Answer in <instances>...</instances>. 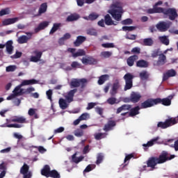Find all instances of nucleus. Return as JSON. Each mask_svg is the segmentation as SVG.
<instances>
[{
    "mask_svg": "<svg viewBox=\"0 0 178 178\" xmlns=\"http://www.w3.org/2000/svg\"><path fill=\"white\" fill-rule=\"evenodd\" d=\"M4 45L6 48V51L8 54H9V55H12L13 52V41L8 40L6 42V44Z\"/></svg>",
    "mask_w": 178,
    "mask_h": 178,
    "instance_id": "nucleus-26",
    "label": "nucleus"
},
{
    "mask_svg": "<svg viewBox=\"0 0 178 178\" xmlns=\"http://www.w3.org/2000/svg\"><path fill=\"white\" fill-rule=\"evenodd\" d=\"M79 119L81 120H87L88 119V113H84L80 115Z\"/></svg>",
    "mask_w": 178,
    "mask_h": 178,
    "instance_id": "nucleus-63",
    "label": "nucleus"
},
{
    "mask_svg": "<svg viewBox=\"0 0 178 178\" xmlns=\"http://www.w3.org/2000/svg\"><path fill=\"white\" fill-rule=\"evenodd\" d=\"M51 173V167L49 165H44L43 168L41 170L42 176L44 177H49Z\"/></svg>",
    "mask_w": 178,
    "mask_h": 178,
    "instance_id": "nucleus-24",
    "label": "nucleus"
},
{
    "mask_svg": "<svg viewBox=\"0 0 178 178\" xmlns=\"http://www.w3.org/2000/svg\"><path fill=\"white\" fill-rule=\"evenodd\" d=\"M119 88H120V83L117 81L116 82L113 83L112 88L110 91V95H111V97H114V95H116V94H118V90H119Z\"/></svg>",
    "mask_w": 178,
    "mask_h": 178,
    "instance_id": "nucleus-18",
    "label": "nucleus"
},
{
    "mask_svg": "<svg viewBox=\"0 0 178 178\" xmlns=\"http://www.w3.org/2000/svg\"><path fill=\"white\" fill-rule=\"evenodd\" d=\"M72 38V35H70V33H67L64 34L61 38L59 39L58 42L60 44L66 41V40H70V38Z\"/></svg>",
    "mask_w": 178,
    "mask_h": 178,
    "instance_id": "nucleus-48",
    "label": "nucleus"
},
{
    "mask_svg": "<svg viewBox=\"0 0 178 178\" xmlns=\"http://www.w3.org/2000/svg\"><path fill=\"white\" fill-rule=\"evenodd\" d=\"M67 51L70 52L72 55V58H78V56H85L86 55V51L84 49H79L77 52H76V49L75 48H68Z\"/></svg>",
    "mask_w": 178,
    "mask_h": 178,
    "instance_id": "nucleus-11",
    "label": "nucleus"
},
{
    "mask_svg": "<svg viewBox=\"0 0 178 178\" xmlns=\"http://www.w3.org/2000/svg\"><path fill=\"white\" fill-rule=\"evenodd\" d=\"M106 136H108L106 133H97L95 134V138L97 140H102V138H106Z\"/></svg>",
    "mask_w": 178,
    "mask_h": 178,
    "instance_id": "nucleus-47",
    "label": "nucleus"
},
{
    "mask_svg": "<svg viewBox=\"0 0 178 178\" xmlns=\"http://www.w3.org/2000/svg\"><path fill=\"white\" fill-rule=\"evenodd\" d=\"M146 12L149 15H152L154 13H162V7L156 8L154 6L153 8H149L146 10Z\"/></svg>",
    "mask_w": 178,
    "mask_h": 178,
    "instance_id": "nucleus-28",
    "label": "nucleus"
},
{
    "mask_svg": "<svg viewBox=\"0 0 178 178\" xmlns=\"http://www.w3.org/2000/svg\"><path fill=\"white\" fill-rule=\"evenodd\" d=\"M46 95L47 97V99H49L51 102H52V90L49 89L46 92Z\"/></svg>",
    "mask_w": 178,
    "mask_h": 178,
    "instance_id": "nucleus-61",
    "label": "nucleus"
},
{
    "mask_svg": "<svg viewBox=\"0 0 178 178\" xmlns=\"http://www.w3.org/2000/svg\"><path fill=\"white\" fill-rule=\"evenodd\" d=\"M123 79L125 81L124 91H127V90H131V88H133V79H134V75L128 72L124 74Z\"/></svg>",
    "mask_w": 178,
    "mask_h": 178,
    "instance_id": "nucleus-3",
    "label": "nucleus"
},
{
    "mask_svg": "<svg viewBox=\"0 0 178 178\" xmlns=\"http://www.w3.org/2000/svg\"><path fill=\"white\" fill-rule=\"evenodd\" d=\"M136 60H138V56L136 54L133 56H130L127 59V63L128 66L131 67V66H134V62Z\"/></svg>",
    "mask_w": 178,
    "mask_h": 178,
    "instance_id": "nucleus-23",
    "label": "nucleus"
},
{
    "mask_svg": "<svg viewBox=\"0 0 178 178\" xmlns=\"http://www.w3.org/2000/svg\"><path fill=\"white\" fill-rule=\"evenodd\" d=\"M104 154L98 153L97 155V160L95 161L96 165H101V163L104 161Z\"/></svg>",
    "mask_w": 178,
    "mask_h": 178,
    "instance_id": "nucleus-44",
    "label": "nucleus"
},
{
    "mask_svg": "<svg viewBox=\"0 0 178 178\" xmlns=\"http://www.w3.org/2000/svg\"><path fill=\"white\" fill-rule=\"evenodd\" d=\"M156 105V99L149 98L140 104V109H147Z\"/></svg>",
    "mask_w": 178,
    "mask_h": 178,
    "instance_id": "nucleus-9",
    "label": "nucleus"
},
{
    "mask_svg": "<svg viewBox=\"0 0 178 178\" xmlns=\"http://www.w3.org/2000/svg\"><path fill=\"white\" fill-rule=\"evenodd\" d=\"M177 74L176 70L171 69L166 71V72L163 74V81H166L169 80L170 77H175Z\"/></svg>",
    "mask_w": 178,
    "mask_h": 178,
    "instance_id": "nucleus-14",
    "label": "nucleus"
},
{
    "mask_svg": "<svg viewBox=\"0 0 178 178\" xmlns=\"http://www.w3.org/2000/svg\"><path fill=\"white\" fill-rule=\"evenodd\" d=\"M49 177L60 178V174H59L56 170H52L50 171Z\"/></svg>",
    "mask_w": 178,
    "mask_h": 178,
    "instance_id": "nucleus-45",
    "label": "nucleus"
},
{
    "mask_svg": "<svg viewBox=\"0 0 178 178\" xmlns=\"http://www.w3.org/2000/svg\"><path fill=\"white\" fill-rule=\"evenodd\" d=\"M86 34H88V35H93L94 37H97V35H98V32H97V30L95 29H89L86 30Z\"/></svg>",
    "mask_w": 178,
    "mask_h": 178,
    "instance_id": "nucleus-50",
    "label": "nucleus"
},
{
    "mask_svg": "<svg viewBox=\"0 0 178 178\" xmlns=\"http://www.w3.org/2000/svg\"><path fill=\"white\" fill-rule=\"evenodd\" d=\"M60 26H62V24L60 23H54L53 24V26L51 28V29L50 30L49 34H54L55 33H56V31H58V30H59Z\"/></svg>",
    "mask_w": 178,
    "mask_h": 178,
    "instance_id": "nucleus-35",
    "label": "nucleus"
},
{
    "mask_svg": "<svg viewBox=\"0 0 178 178\" xmlns=\"http://www.w3.org/2000/svg\"><path fill=\"white\" fill-rule=\"evenodd\" d=\"M86 83L87 79H74V80L71 81V82L70 83V88H77V87H80V86L81 88H84V87H86Z\"/></svg>",
    "mask_w": 178,
    "mask_h": 178,
    "instance_id": "nucleus-5",
    "label": "nucleus"
},
{
    "mask_svg": "<svg viewBox=\"0 0 178 178\" xmlns=\"http://www.w3.org/2000/svg\"><path fill=\"white\" fill-rule=\"evenodd\" d=\"M47 9H48V5L47 4V3H42L38 10L39 15H42V13H45V12H47Z\"/></svg>",
    "mask_w": 178,
    "mask_h": 178,
    "instance_id": "nucleus-39",
    "label": "nucleus"
},
{
    "mask_svg": "<svg viewBox=\"0 0 178 178\" xmlns=\"http://www.w3.org/2000/svg\"><path fill=\"white\" fill-rule=\"evenodd\" d=\"M16 65H9L6 67V72H15L16 70Z\"/></svg>",
    "mask_w": 178,
    "mask_h": 178,
    "instance_id": "nucleus-62",
    "label": "nucleus"
},
{
    "mask_svg": "<svg viewBox=\"0 0 178 178\" xmlns=\"http://www.w3.org/2000/svg\"><path fill=\"white\" fill-rule=\"evenodd\" d=\"M141 98H143V96L141 95L140 92H131L129 98L127 99V101H125V102H132V104H137L138 102H140Z\"/></svg>",
    "mask_w": 178,
    "mask_h": 178,
    "instance_id": "nucleus-7",
    "label": "nucleus"
},
{
    "mask_svg": "<svg viewBox=\"0 0 178 178\" xmlns=\"http://www.w3.org/2000/svg\"><path fill=\"white\" fill-rule=\"evenodd\" d=\"M96 165L95 164H89L83 170V173H87L88 172H91L93 169H95Z\"/></svg>",
    "mask_w": 178,
    "mask_h": 178,
    "instance_id": "nucleus-55",
    "label": "nucleus"
},
{
    "mask_svg": "<svg viewBox=\"0 0 178 178\" xmlns=\"http://www.w3.org/2000/svg\"><path fill=\"white\" fill-rule=\"evenodd\" d=\"M108 12L116 22H121L122 16H123V13H124L122 3L119 1L113 3Z\"/></svg>",
    "mask_w": 178,
    "mask_h": 178,
    "instance_id": "nucleus-1",
    "label": "nucleus"
},
{
    "mask_svg": "<svg viewBox=\"0 0 178 178\" xmlns=\"http://www.w3.org/2000/svg\"><path fill=\"white\" fill-rule=\"evenodd\" d=\"M169 154L166 151H163L161 154L157 158V162L159 164L160 163H165L166 161H171V159H173L176 156L175 154L170 155V156H168Z\"/></svg>",
    "mask_w": 178,
    "mask_h": 178,
    "instance_id": "nucleus-8",
    "label": "nucleus"
},
{
    "mask_svg": "<svg viewBox=\"0 0 178 178\" xmlns=\"http://www.w3.org/2000/svg\"><path fill=\"white\" fill-rule=\"evenodd\" d=\"M104 23L106 26H112L115 24V21L112 20V17L109 14L104 16Z\"/></svg>",
    "mask_w": 178,
    "mask_h": 178,
    "instance_id": "nucleus-31",
    "label": "nucleus"
},
{
    "mask_svg": "<svg viewBox=\"0 0 178 178\" xmlns=\"http://www.w3.org/2000/svg\"><path fill=\"white\" fill-rule=\"evenodd\" d=\"M121 24H122L123 26H127L129 24H133V19H131V18L124 19L121 22Z\"/></svg>",
    "mask_w": 178,
    "mask_h": 178,
    "instance_id": "nucleus-56",
    "label": "nucleus"
},
{
    "mask_svg": "<svg viewBox=\"0 0 178 178\" xmlns=\"http://www.w3.org/2000/svg\"><path fill=\"white\" fill-rule=\"evenodd\" d=\"M166 62V56L163 54H161L159 55L158 60H154L153 65L154 66H163Z\"/></svg>",
    "mask_w": 178,
    "mask_h": 178,
    "instance_id": "nucleus-13",
    "label": "nucleus"
},
{
    "mask_svg": "<svg viewBox=\"0 0 178 178\" xmlns=\"http://www.w3.org/2000/svg\"><path fill=\"white\" fill-rule=\"evenodd\" d=\"M37 83H38V81L35 79L24 80L19 86L24 87V86H31L33 84H37Z\"/></svg>",
    "mask_w": 178,
    "mask_h": 178,
    "instance_id": "nucleus-29",
    "label": "nucleus"
},
{
    "mask_svg": "<svg viewBox=\"0 0 178 178\" xmlns=\"http://www.w3.org/2000/svg\"><path fill=\"white\" fill-rule=\"evenodd\" d=\"M10 9L9 8H6L3 9H1L0 10V17L5 16L6 15H10Z\"/></svg>",
    "mask_w": 178,
    "mask_h": 178,
    "instance_id": "nucleus-53",
    "label": "nucleus"
},
{
    "mask_svg": "<svg viewBox=\"0 0 178 178\" xmlns=\"http://www.w3.org/2000/svg\"><path fill=\"white\" fill-rule=\"evenodd\" d=\"M158 163V157H151L147 161V168H152V169H155V165Z\"/></svg>",
    "mask_w": 178,
    "mask_h": 178,
    "instance_id": "nucleus-17",
    "label": "nucleus"
},
{
    "mask_svg": "<svg viewBox=\"0 0 178 178\" xmlns=\"http://www.w3.org/2000/svg\"><path fill=\"white\" fill-rule=\"evenodd\" d=\"M81 62L83 65H97V60L92 56H88V58L83 57Z\"/></svg>",
    "mask_w": 178,
    "mask_h": 178,
    "instance_id": "nucleus-16",
    "label": "nucleus"
},
{
    "mask_svg": "<svg viewBox=\"0 0 178 178\" xmlns=\"http://www.w3.org/2000/svg\"><path fill=\"white\" fill-rule=\"evenodd\" d=\"M11 122L23 124V123H27V120H26V118L23 116H21V117L15 116L14 117V118L11 120Z\"/></svg>",
    "mask_w": 178,
    "mask_h": 178,
    "instance_id": "nucleus-30",
    "label": "nucleus"
},
{
    "mask_svg": "<svg viewBox=\"0 0 178 178\" xmlns=\"http://www.w3.org/2000/svg\"><path fill=\"white\" fill-rule=\"evenodd\" d=\"M131 52L132 54H136V55H140V54H141V49H140V47H134Z\"/></svg>",
    "mask_w": 178,
    "mask_h": 178,
    "instance_id": "nucleus-58",
    "label": "nucleus"
},
{
    "mask_svg": "<svg viewBox=\"0 0 178 178\" xmlns=\"http://www.w3.org/2000/svg\"><path fill=\"white\" fill-rule=\"evenodd\" d=\"M87 40V38L84 36L79 35L76 38V41L74 42V47H80L83 42Z\"/></svg>",
    "mask_w": 178,
    "mask_h": 178,
    "instance_id": "nucleus-27",
    "label": "nucleus"
},
{
    "mask_svg": "<svg viewBox=\"0 0 178 178\" xmlns=\"http://www.w3.org/2000/svg\"><path fill=\"white\" fill-rule=\"evenodd\" d=\"M74 135L75 137H83V136H84V131H83L81 129H77L74 131Z\"/></svg>",
    "mask_w": 178,
    "mask_h": 178,
    "instance_id": "nucleus-49",
    "label": "nucleus"
},
{
    "mask_svg": "<svg viewBox=\"0 0 178 178\" xmlns=\"http://www.w3.org/2000/svg\"><path fill=\"white\" fill-rule=\"evenodd\" d=\"M25 34L28 35H22L17 39L18 44H26L28 42L29 40L31 39V36L33 35V33L31 32H26Z\"/></svg>",
    "mask_w": 178,
    "mask_h": 178,
    "instance_id": "nucleus-12",
    "label": "nucleus"
},
{
    "mask_svg": "<svg viewBox=\"0 0 178 178\" xmlns=\"http://www.w3.org/2000/svg\"><path fill=\"white\" fill-rule=\"evenodd\" d=\"M107 104H108L109 105H115V104H119V102H118V99H116V97H109L107 101H106Z\"/></svg>",
    "mask_w": 178,
    "mask_h": 178,
    "instance_id": "nucleus-52",
    "label": "nucleus"
},
{
    "mask_svg": "<svg viewBox=\"0 0 178 178\" xmlns=\"http://www.w3.org/2000/svg\"><path fill=\"white\" fill-rule=\"evenodd\" d=\"M29 169L30 167L29 166V165L24 163L20 169L21 175H26V173L29 172Z\"/></svg>",
    "mask_w": 178,
    "mask_h": 178,
    "instance_id": "nucleus-46",
    "label": "nucleus"
},
{
    "mask_svg": "<svg viewBox=\"0 0 178 178\" xmlns=\"http://www.w3.org/2000/svg\"><path fill=\"white\" fill-rule=\"evenodd\" d=\"M76 154H74L72 156V162H74V163H79L81 162V161H83L84 159V156H81L79 157H76Z\"/></svg>",
    "mask_w": 178,
    "mask_h": 178,
    "instance_id": "nucleus-43",
    "label": "nucleus"
},
{
    "mask_svg": "<svg viewBox=\"0 0 178 178\" xmlns=\"http://www.w3.org/2000/svg\"><path fill=\"white\" fill-rule=\"evenodd\" d=\"M161 13H163L164 16H167L169 20H176L178 17L177 10L175 8H162Z\"/></svg>",
    "mask_w": 178,
    "mask_h": 178,
    "instance_id": "nucleus-2",
    "label": "nucleus"
},
{
    "mask_svg": "<svg viewBox=\"0 0 178 178\" xmlns=\"http://www.w3.org/2000/svg\"><path fill=\"white\" fill-rule=\"evenodd\" d=\"M20 88H22V86L19 85L15 88L14 90L13 91V94L10 95L7 97L8 101H10V99H13V98H16V97H19V91H20Z\"/></svg>",
    "mask_w": 178,
    "mask_h": 178,
    "instance_id": "nucleus-20",
    "label": "nucleus"
},
{
    "mask_svg": "<svg viewBox=\"0 0 178 178\" xmlns=\"http://www.w3.org/2000/svg\"><path fill=\"white\" fill-rule=\"evenodd\" d=\"M177 120L176 118H169L165 120V122H159L157 124L158 129H168V127H170V126H173L174 124H177Z\"/></svg>",
    "mask_w": 178,
    "mask_h": 178,
    "instance_id": "nucleus-4",
    "label": "nucleus"
},
{
    "mask_svg": "<svg viewBox=\"0 0 178 178\" xmlns=\"http://www.w3.org/2000/svg\"><path fill=\"white\" fill-rule=\"evenodd\" d=\"M172 97L170 95L163 99L156 98V105H158V104H161V105H163L164 106H170L172 104Z\"/></svg>",
    "mask_w": 178,
    "mask_h": 178,
    "instance_id": "nucleus-10",
    "label": "nucleus"
},
{
    "mask_svg": "<svg viewBox=\"0 0 178 178\" xmlns=\"http://www.w3.org/2000/svg\"><path fill=\"white\" fill-rule=\"evenodd\" d=\"M172 24H173V22L170 21H167V22L162 21V22H159L156 25V27L157 30H159V31L165 32V31H168V30L170 29V26H172Z\"/></svg>",
    "mask_w": 178,
    "mask_h": 178,
    "instance_id": "nucleus-6",
    "label": "nucleus"
},
{
    "mask_svg": "<svg viewBox=\"0 0 178 178\" xmlns=\"http://www.w3.org/2000/svg\"><path fill=\"white\" fill-rule=\"evenodd\" d=\"M141 80H147L148 79V73L146 71H143L139 74Z\"/></svg>",
    "mask_w": 178,
    "mask_h": 178,
    "instance_id": "nucleus-57",
    "label": "nucleus"
},
{
    "mask_svg": "<svg viewBox=\"0 0 178 178\" xmlns=\"http://www.w3.org/2000/svg\"><path fill=\"white\" fill-rule=\"evenodd\" d=\"M17 22H19V17L8 18L2 21V26H9L10 24H15Z\"/></svg>",
    "mask_w": 178,
    "mask_h": 178,
    "instance_id": "nucleus-19",
    "label": "nucleus"
},
{
    "mask_svg": "<svg viewBox=\"0 0 178 178\" xmlns=\"http://www.w3.org/2000/svg\"><path fill=\"white\" fill-rule=\"evenodd\" d=\"M131 109V105L130 104H123L121 106L118 107L116 111V114L124 112L126 111H130Z\"/></svg>",
    "mask_w": 178,
    "mask_h": 178,
    "instance_id": "nucleus-25",
    "label": "nucleus"
},
{
    "mask_svg": "<svg viewBox=\"0 0 178 178\" xmlns=\"http://www.w3.org/2000/svg\"><path fill=\"white\" fill-rule=\"evenodd\" d=\"M59 106L61 109L65 110L67 108L68 105L65 99L60 98L58 101Z\"/></svg>",
    "mask_w": 178,
    "mask_h": 178,
    "instance_id": "nucleus-40",
    "label": "nucleus"
},
{
    "mask_svg": "<svg viewBox=\"0 0 178 178\" xmlns=\"http://www.w3.org/2000/svg\"><path fill=\"white\" fill-rule=\"evenodd\" d=\"M0 170H3L0 173V178H3L6 175V165L4 162L0 164Z\"/></svg>",
    "mask_w": 178,
    "mask_h": 178,
    "instance_id": "nucleus-36",
    "label": "nucleus"
},
{
    "mask_svg": "<svg viewBox=\"0 0 178 178\" xmlns=\"http://www.w3.org/2000/svg\"><path fill=\"white\" fill-rule=\"evenodd\" d=\"M140 109H141V108H140V106H136L134 108L131 107L130 110H129L130 111L129 115L131 118H134V116H137V115H140Z\"/></svg>",
    "mask_w": 178,
    "mask_h": 178,
    "instance_id": "nucleus-22",
    "label": "nucleus"
},
{
    "mask_svg": "<svg viewBox=\"0 0 178 178\" xmlns=\"http://www.w3.org/2000/svg\"><path fill=\"white\" fill-rule=\"evenodd\" d=\"M136 30V26H122V31H133Z\"/></svg>",
    "mask_w": 178,
    "mask_h": 178,
    "instance_id": "nucleus-59",
    "label": "nucleus"
},
{
    "mask_svg": "<svg viewBox=\"0 0 178 178\" xmlns=\"http://www.w3.org/2000/svg\"><path fill=\"white\" fill-rule=\"evenodd\" d=\"M79 19H80L79 14H71L67 17L66 22H76V20H79Z\"/></svg>",
    "mask_w": 178,
    "mask_h": 178,
    "instance_id": "nucleus-34",
    "label": "nucleus"
},
{
    "mask_svg": "<svg viewBox=\"0 0 178 178\" xmlns=\"http://www.w3.org/2000/svg\"><path fill=\"white\" fill-rule=\"evenodd\" d=\"M48 26H49V22H47V21H44V22H40L39 24L38 27H36L34 29V31H35V33H40V31H41V30H44L46 27H48Z\"/></svg>",
    "mask_w": 178,
    "mask_h": 178,
    "instance_id": "nucleus-21",
    "label": "nucleus"
},
{
    "mask_svg": "<svg viewBox=\"0 0 178 178\" xmlns=\"http://www.w3.org/2000/svg\"><path fill=\"white\" fill-rule=\"evenodd\" d=\"M107 80H109V75L104 74L99 77L97 83L99 86H102V84H104L105 81H107Z\"/></svg>",
    "mask_w": 178,
    "mask_h": 178,
    "instance_id": "nucleus-33",
    "label": "nucleus"
},
{
    "mask_svg": "<svg viewBox=\"0 0 178 178\" xmlns=\"http://www.w3.org/2000/svg\"><path fill=\"white\" fill-rule=\"evenodd\" d=\"M159 40L163 45L168 46L169 45V44H170V40H169V38L166 35L159 36Z\"/></svg>",
    "mask_w": 178,
    "mask_h": 178,
    "instance_id": "nucleus-32",
    "label": "nucleus"
},
{
    "mask_svg": "<svg viewBox=\"0 0 178 178\" xmlns=\"http://www.w3.org/2000/svg\"><path fill=\"white\" fill-rule=\"evenodd\" d=\"M143 45L145 47H152L154 45V40L151 38L143 39Z\"/></svg>",
    "mask_w": 178,
    "mask_h": 178,
    "instance_id": "nucleus-37",
    "label": "nucleus"
},
{
    "mask_svg": "<svg viewBox=\"0 0 178 178\" xmlns=\"http://www.w3.org/2000/svg\"><path fill=\"white\" fill-rule=\"evenodd\" d=\"M71 67H72V69H74V70H76V69H81V65L77 61H73L71 63Z\"/></svg>",
    "mask_w": 178,
    "mask_h": 178,
    "instance_id": "nucleus-54",
    "label": "nucleus"
},
{
    "mask_svg": "<svg viewBox=\"0 0 178 178\" xmlns=\"http://www.w3.org/2000/svg\"><path fill=\"white\" fill-rule=\"evenodd\" d=\"M158 140H159V137L157 136L148 141L146 144H143V147H152V145H154V144H155Z\"/></svg>",
    "mask_w": 178,
    "mask_h": 178,
    "instance_id": "nucleus-41",
    "label": "nucleus"
},
{
    "mask_svg": "<svg viewBox=\"0 0 178 178\" xmlns=\"http://www.w3.org/2000/svg\"><path fill=\"white\" fill-rule=\"evenodd\" d=\"M115 126H116V122L113 120H109L104 125L103 130L106 132L111 131V130H113Z\"/></svg>",
    "mask_w": 178,
    "mask_h": 178,
    "instance_id": "nucleus-15",
    "label": "nucleus"
},
{
    "mask_svg": "<svg viewBox=\"0 0 178 178\" xmlns=\"http://www.w3.org/2000/svg\"><path fill=\"white\" fill-rule=\"evenodd\" d=\"M99 15H98L97 14H95L94 13H91L90 15H89V16L88 17H84L83 19H85V20H97V19H98Z\"/></svg>",
    "mask_w": 178,
    "mask_h": 178,
    "instance_id": "nucleus-42",
    "label": "nucleus"
},
{
    "mask_svg": "<svg viewBox=\"0 0 178 178\" xmlns=\"http://www.w3.org/2000/svg\"><path fill=\"white\" fill-rule=\"evenodd\" d=\"M137 67H148V62L145 60H139L136 62Z\"/></svg>",
    "mask_w": 178,
    "mask_h": 178,
    "instance_id": "nucleus-38",
    "label": "nucleus"
},
{
    "mask_svg": "<svg viewBox=\"0 0 178 178\" xmlns=\"http://www.w3.org/2000/svg\"><path fill=\"white\" fill-rule=\"evenodd\" d=\"M112 55V51H102L100 53V56L102 58H104L105 59H108V58H111Z\"/></svg>",
    "mask_w": 178,
    "mask_h": 178,
    "instance_id": "nucleus-51",
    "label": "nucleus"
},
{
    "mask_svg": "<svg viewBox=\"0 0 178 178\" xmlns=\"http://www.w3.org/2000/svg\"><path fill=\"white\" fill-rule=\"evenodd\" d=\"M102 47L103 48H115V44L113 43H103Z\"/></svg>",
    "mask_w": 178,
    "mask_h": 178,
    "instance_id": "nucleus-60",
    "label": "nucleus"
},
{
    "mask_svg": "<svg viewBox=\"0 0 178 178\" xmlns=\"http://www.w3.org/2000/svg\"><path fill=\"white\" fill-rule=\"evenodd\" d=\"M76 92H77V89L75 88V89H73V90H70L69 92H68V94H67V95H68L69 97H74V94H75Z\"/></svg>",
    "mask_w": 178,
    "mask_h": 178,
    "instance_id": "nucleus-64",
    "label": "nucleus"
}]
</instances>
